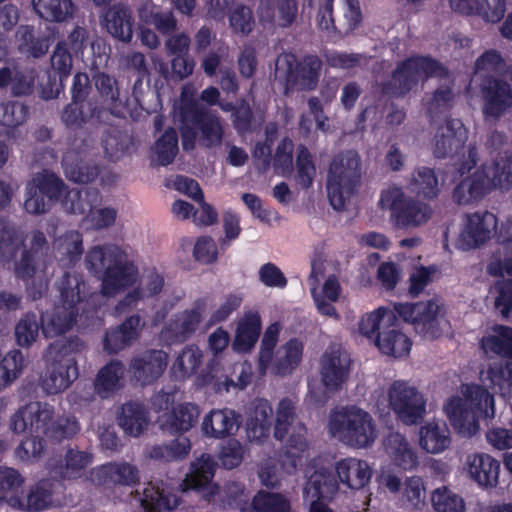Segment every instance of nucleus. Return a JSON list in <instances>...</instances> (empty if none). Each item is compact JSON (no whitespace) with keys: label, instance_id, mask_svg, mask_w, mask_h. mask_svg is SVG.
<instances>
[{"label":"nucleus","instance_id":"1","mask_svg":"<svg viewBox=\"0 0 512 512\" xmlns=\"http://www.w3.org/2000/svg\"><path fill=\"white\" fill-rule=\"evenodd\" d=\"M86 266L101 276V292L104 296H116L130 287L116 309L123 312L135 306L139 300L156 295L164 285L163 277L156 271H150L139 278L137 267L128 260L126 253L115 245L96 246L86 256Z\"/></svg>","mask_w":512,"mask_h":512},{"label":"nucleus","instance_id":"2","mask_svg":"<svg viewBox=\"0 0 512 512\" xmlns=\"http://www.w3.org/2000/svg\"><path fill=\"white\" fill-rule=\"evenodd\" d=\"M443 409L451 426L463 437H472L479 431L480 419L495 417L493 395L477 384H463L460 395L450 397Z\"/></svg>","mask_w":512,"mask_h":512},{"label":"nucleus","instance_id":"3","mask_svg":"<svg viewBox=\"0 0 512 512\" xmlns=\"http://www.w3.org/2000/svg\"><path fill=\"white\" fill-rule=\"evenodd\" d=\"M11 428L16 433L43 435L52 441H61L79 431L78 423L73 417L55 418L53 407L41 402H32L21 407L11 419Z\"/></svg>","mask_w":512,"mask_h":512},{"label":"nucleus","instance_id":"4","mask_svg":"<svg viewBox=\"0 0 512 512\" xmlns=\"http://www.w3.org/2000/svg\"><path fill=\"white\" fill-rule=\"evenodd\" d=\"M192 85H185L180 99V117L182 122V144L185 150L193 149L196 139L207 148L220 146L224 129L219 118L212 114H199Z\"/></svg>","mask_w":512,"mask_h":512},{"label":"nucleus","instance_id":"5","mask_svg":"<svg viewBox=\"0 0 512 512\" xmlns=\"http://www.w3.org/2000/svg\"><path fill=\"white\" fill-rule=\"evenodd\" d=\"M327 430L331 437L356 449L368 448L378 438L377 424L372 415L355 405L331 410Z\"/></svg>","mask_w":512,"mask_h":512},{"label":"nucleus","instance_id":"6","mask_svg":"<svg viewBox=\"0 0 512 512\" xmlns=\"http://www.w3.org/2000/svg\"><path fill=\"white\" fill-rule=\"evenodd\" d=\"M295 403L290 399H282L276 409L274 437L283 440L287 436L285 452L281 455L280 469L285 474H293L298 466L308 457L306 428L295 423Z\"/></svg>","mask_w":512,"mask_h":512},{"label":"nucleus","instance_id":"7","mask_svg":"<svg viewBox=\"0 0 512 512\" xmlns=\"http://www.w3.org/2000/svg\"><path fill=\"white\" fill-rule=\"evenodd\" d=\"M512 186V155L500 157L491 164L485 163L472 176L465 178L454 190L453 197L459 204L478 200L494 189Z\"/></svg>","mask_w":512,"mask_h":512},{"label":"nucleus","instance_id":"8","mask_svg":"<svg viewBox=\"0 0 512 512\" xmlns=\"http://www.w3.org/2000/svg\"><path fill=\"white\" fill-rule=\"evenodd\" d=\"M361 183V160L357 152L336 155L328 169L327 195L335 210H342L357 193Z\"/></svg>","mask_w":512,"mask_h":512},{"label":"nucleus","instance_id":"9","mask_svg":"<svg viewBox=\"0 0 512 512\" xmlns=\"http://www.w3.org/2000/svg\"><path fill=\"white\" fill-rule=\"evenodd\" d=\"M378 206L390 212V221L398 228L421 227L432 216V208L427 203L413 200L397 186L381 191Z\"/></svg>","mask_w":512,"mask_h":512},{"label":"nucleus","instance_id":"10","mask_svg":"<svg viewBox=\"0 0 512 512\" xmlns=\"http://www.w3.org/2000/svg\"><path fill=\"white\" fill-rule=\"evenodd\" d=\"M85 284L76 275H65L60 282L61 305L52 312L42 315V329L47 337L65 333L72 325L75 315L74 307L81 301V292Z\"/></svg>","mask_w":512,"mask_h":512},{"label":"nucleus","instance_id":"11","mask_svg":"<svg viewBox=\"0 0 512 512\" xmlns=\"http://www.w3.org/2000/svg\"><path fill=\"white\" fill-rule=\"evenodd\" d=\"M385 400L396 418L406 425L418 423L426 415L423 394L405 380H395L387 388Z\"/></svg>","mask_w":512,"mask_h":512},{"label":"nucleus","instance_id":"12","mask_svg":"<svg viewBox=\"0 0 512 512\" xmlns=\"http://www.w3.org/2000/svg\"><path fill=\"white\" fill-rule=\"evenodd\" d=\"M434 76L446 77L447 71L429 57H411L398 66L385 89L388 93L402 95Z\"/></svg>","mask_w":512,"mask_h":512},{"label":"nucleus","instance_id":"13","mask_svg":"<svg viewBox=\"0 0 512 512\" xmlns=\"http://www.w3.org/2000/svg\"><path fill=\"white\" fill-rule=\"evenodd\" d=\"M48 366L43 380L44 389L51 394L66 390L78 377L76 359L69 346L56 342L46 354Z\"/></svg>","mask_w":512,"mask_h":512},{"label":"nucleus","instance_id":"14","mask_svg":"<svg viewBox=\"0 0 512 512\" xmlns=\"http://www.w3.org/2000/svg\"><path fill=\"white\" fill-rule=\"evenodd\" d=\"M350 358L340 348L327 349L320 360L321 382L324 391L310 386L308 397L313 402H324L328 392L341 388L349 377Z\"/></svg>","mask_w":512,"mask_h":512},{"label":"nucleus","instance_id":"15","mask_svg":"<svg viewBox=\"0 0 512 512\" xmlns=\"http://www.w3.org/2000/svg\"><path fill=\"white\" fill-rule=\"evenodd\" d=\"M100 195L96 190H70L62 200L64 207L71 213L86 215L95 229L107 228L114 224L117 211L113 207H98Z\"/></svg>","mask_w":512,"mask_h":512},{"label":"nucleus","instance_id":"16","mask_svg":"<svg viewBox=\"0 0 512 512\" xmlns=\"http://www.w3.org/2000/svg\"><path fill=\"white\" fill-rule=\"evenodd\" d=\"M32 257L24 249V233L6 219L0 218V263L13 262L17 277L26 279L32 276L28 266Z\"/></svg>","mask_w":512,"mask_h":512},{"label":"nucleus","instance_id":"17","mask_svg":"<svg viewBox=\"0 0 512 512\" xmlns=\"http://www.w3.org/2000/svg\"><path fill=\"white\" fill-rule=\"evenodd\" d=\"M321 61L315 56L305 57L297 62L291 53L281 54L276 60V75L286 80L291 88L314 89L319 78Z\"/></svg>","mask_w":512,"mask_h":512},{"label":"nucleus","instance_id":"18","mask_svg":"<svg viewBox=\"0 0 512 512\" xmlns=\"http://www.w3.org/2000/svg\"><path fill=\"white\" fill-rule=\"evenodd\" d=\"M64 185L53 173L43 171L27 184L24 208L30 214H41L48 210L53 199H59Z\"/></svg>","mask_w":512,"mask_h":512},{"label":"nucleus","instance_id":"19","mask_svg":"<svg viewBox=\"0 0 512 512\" xmlns=\"http://www.w3.org/2000/svg\"><path fill=\"white\" fill-rule=\"evenodd\" d=\"M394 309L404 321L413 324L417 330L432 337L437 336L439 330L447 325L441 314L440 306L434 301L416 304L399 303L395 304Z\"/></svg>","mask_w":512,"mask_h":512},{"label":"nucleus","instance_id":"20","mask_svg":"<svg viewBox=\"0 0 512 512\" xmlns=\"http://www.w3.org/2000/svg\"><path fill=\"white\" fill-rule=\"evenodd\" d=\"M510 237L503 244L502 255L495 256L487 266V271L493 276H508L498 287V296L495 299V306L504 317L512 312V223L509 224Z\"/></svg>","mask_w":512,"mask_h":512},{"label":"nucleus","instance_id":"21","mask_svg":"<svg viewBox=\"0 0 512 512\" xmlns=\"http://www.w3.org/2000/svg\"><path fill=\"white\" fill-rule=\"evenodd\" d=\"M497 228L496 216L488 211L475 212L465 217L456 240L462 250L476 248L493 237Z\"/></svg>","mask_w":512,"mask_h":512},{"label":"nucleus","instance_id":"22","mask_svg":"<svg viewBox=\"0 0 512 512\" xmlns=\"http://www.w3.org/2000/svg\"><path fill=\"white\" fill-rule=\"evenodd\" d=\"M378 482L391 493L399 492L401 501L412 508L417 509L425 503L426 485L423 478L418 475L408 476L402 482L393 472L382 468Z\"/></svg>","mask_w":512,"mask_h":512},{"label":"nucleus","instance_id":"23","mask_svg":"<svg viewBox=\"0 0 512 512\" xmlns=\"http://www.w3.org/2000/svg\"><path fill=\"white\" fill-rule=\"evenodd\" d=\"M216 467L213 458L208 454L196 458L191 462L189 473L181 484L183 491L199 490L206 500L213 499L219 491V487L213 482Z\"/></svg>","mask_w":512,"mask_h":512},{"label":"nucleus","instance_id":"24","mask_svg":"<svg viewBox=\"0 0 512 512\" xmlns=\"http://www.w3.org/2000/svg\"><path fill=\"white\" fill-rule=\"evenodd\" d=\"M320 264L313 263L310 275L311 294L315 306L319 313L325 316L338 318V313L333 306L342 293V288L338 278L332 274L329 275L321 286H316L318 274L320 273Z\"/></svg>","mask_w":512,"mask_h":512},{"label":"nucleus","instance_id":"25","mask_svg":"<svg viewBox=\"0 0 512 512\" xmlns=\"http://www.w3.org/2000/svg\"><path fill=\"white\" fill-rule=\"evenodd\" d=\"M168 363V355L161 350L146 351L134 357L129 365L131 377L142 385L159 378Z\"/></svg>","mask_w":512,"mask_h":512},{"label":"nucleus","instance_id":"26","mask_svg":"<svg viewBox=\"0 0 512 512\" xmlns=\"http://www.w3.org/2000/svg\"><path fill=\"white\" fill-rule=\"evenodd\" d=\"M307 482L304 487L305 499H324L332 496L338 488L332 473L322 459H315L306 471Z\"/></svg>","mask_w":512,"mask_h":512},{"label":"nucleus","instance_id":"27","mask_svg":"<svg viewBox=\"0 0 512 512\" xmlns=\"http://www.w3.org/2000/svg\"><path fill=\"white\" fill-rule=\"evenodd\" d=\"M465 470L479 486L493 488L499 482L500 462L487 453L467 455Z\"/></svg>","mask_w":512,"mask_h":512},{"label":"nucleus","instance_id":"28","mask_svg":"<svg viewBox=\"0 0 512 512\" xmlns=\"http://www.w3.org/2000/svg\"><path fill=\"white\" fill-rule=\"evenodd\" d=\"M467 130L458 119L447 121L435 136V154L437 157L454 156L464 148Z\"/></svg>","mask_w":512,"mask_h":512},{"label":"nucleus","instance_id":"29","mask_svg":"<svg viewBox=\"0 0 512 512\" xmlns=\"http://www.w3.org/2000/svg\"><path fill=\"white\" fill-rule=\"evenodd\" d=\"M239 427L236 413L228 408L212 409L204 415L201 432L205 437L223 439L234 434Z\"/></svg>","mask_w":512,"mask_h":512},{"label":"nucleus","instance_id":"30","mask_svg":"<svg viewBox=\"0 0 512 512\" xmlns=\"http://www.w3.org/2000/svg\"><path fill=\"white\" fill-rule=\"evenodd\" d=\"M297 11L296 0H261L258 16L262 23L285 28L294 22Z\"/></svg>","mask_w":512,"mask_h":512},{"label":"nucleus","instance_id":"31","mask_svg":"<svg viewBox=\"0 0 512 512\" xmlns=\"http://www.w3.org/2000/svg\"><path fill=\"white\" fill-rule=\"evenodd\" d=\"M46 245V238L42 232L35 231L31 237V247L28 251L32 257L28 269L31 277L23 279L27 282V289L33 299L40 296L47 288L49 273L46 266L36 260L35 254Z\"/></svg>","mask_w":512,"mask_h":512},{"label":"nucleus","instance_id":"32","mask_svg":"<svg viewBox=\"0 0 512 512\" xmlns=\"http://www.w3.org/2000/svg\"><path fill=\"white\" fill-rule=\"evenodd\" d=\"M199 416L198 405L184 402L165 412L160 418V424L171 433H186L198 422Z\"/></svg>","mask_w":512,"mask_h":512},{"label":"nucleus","instance_id":"33","mask_svg":"<svg viewBox=\"0 0 512 512\" xmlns=\"http://www.w3.org/2000/svg\"><path fill=\"white\" fill-rule=\"evenodd\" d=\"M207 304L205 301H198L195 305L182 314L178 315L162 332L163 338L167 341H183L189 334L194 332L205 312Z\"/></svg>","mask_w":512,"mask_h":512},{"label":"nucleus","instance_id":"34","mask_svg":"<svg viewBox=\"0 0 512 512\" xmlns=\"http://www.w3.org/2000/svg\"><path fill=\"white\" fill-rule=\"evenodd\" d=\"M482 92L486 116L498 118L512 107V90L507 83L489 81L482 87Z\"/></svg>","mask_w":512,"mask_h":512},{"label":"nucleus","instance_id":"35","mask_svg":"<svg viewBox=\"0 0 512 512\" xmlns=\"http://www.w3.org/2000/svg\"><path fill=\"white\" fill-rule=\"evenodd\" d=\"M384 446L386 455L395 467L403 471H410L418 466V456L403 435L390 434L386 438Z\"/></svg>","mask_w":512,"mask_h":512},{"label":"nucleus","instance_id":"36","mask_svg":"<svg viewBox=\"0 0 512 512\" xmlns=\"http://www.w3.org/2000/svg\"><path fill=\"white\" fill-rule=\"evenodd\" d=\"M272 407L267 400H257L247 419V437L250 441L262 443L270 434Z\"/></svg>","mask_w":512,"mask_h":512},{"label":"nucleus","instance_id":"37","mask_svg":"<svg viewBox=\"0 0 512 512\" xmlns=\"http://www.w3.org/2000/svg\"><path fill=\"white\" fill-rule=\"evenodd\" d=\"M375 345L381 353L387 356L404 358L409 355L412 342L406 334L397 329L392 323L377 333Z\"/></svg>","mask_w":512,"mask_h":512},{"label":"nucleus","instance_id":"38","mask_svg":"<svg viewBox=\"0 0 512 512\" xmlns=\"http://www.w3.org/2000/svg\"><path fill=\"white\" fill-rule=\"evenodd\" d=\"M139 502L145 512L170 511L178 506V498L163 487V484L149 482L144 487Z\"/></svg>","mask_w":512,"mask_h":512},{"label":"nucleus","instance_id":"39","mask_svg":"<svg viewBox=\"0 0 512 512\" xmlns=\"http://www.w3.org/2000/svg\"><path fill=\"white\" fill-rule=\"evenodd\" d=\"M336 472L340 481L352 489L363 488L372 475L367 462L356 458H346L337 462Z\"/></svg>","mask_w":512,"mask_h":512},{"label":"nucleus","instance_id":"40","mask_svg":"<svg viewBox=\"0 0 512 512\" xmlns=\"http://www.w3.org/2000/svg\"><path fill=\"white\" fill-rule=\"evenodd\" d=\"M107 31L123 42H130L133 37V18L131 11L122 6L114 5L109 8L103 18Z\"/></svg>","mask_w":512,"mask_h":512},{"label":"nucleus","instance_id":"41","mask_svg":"<svg viewBox=\"0 0 512 512\" xmlns=\"http://www.w3.org/2000/svg\"><path fill=\"white\" fill-rule=\"evenodd\" d=\"M125 367L119 361H111L102 367L96 375L95 392L101 398L114 395L124 386Z\"/></svg>","mask_w":512,"mask_h":512},{"label":"nucleus","instance_id":"42","mask_svg":"<svg viewBox=\"0 0 512 512\" xmlns=\"http://www.w3.org/2000/svg\"><path fill=\"white\" fill-rule=\"evenodd\" d=\"M261 330V317L250 311L239 319L232 347L237 352H247L256 344Z\"/></svg>","mask_w":512,"mask_h":512},{"label":"nucleus","instance_id":"43","mask_svg":"<svg viewBox=\"0 0 512 512\" xmlns=\"http://www.w3.org/2000/svg\"><path fill=\"white\" fill-rule=\"evenodd\" d=\"M450 431L443 422L431 421L420 428L419 445L428 453L439 454L450 445Z\"/></svg>","mask_w":512,"mask_h":512},{"label":"nucleus","instance_id":"44","mask_svg":"<svg viewBox=\"0 0 512 512\" xmlns=\"http://www.w3.org/2000/svg\"><path fill=\"white\" fill-rule=\"evenodd\" d=\"M304 344L301 340L293 338L278 349V358L270 363L269 368L276 375H288L301 363Z\"/></svg>","mask_w":512,"mask_h":512},{"label":"nucleus","instance_id":"45","mask_svg":"<svg viewBox=\"0 0 512 512\" xmlns=\"http://www.w3.org/2000/svg\"><path fill=\"white\" fill-rule=\"evenodd\" d=\"M92 475L99 483L110 481L114 484L131 485L139 480L137 468L127 462L102 465L94 469Z\"/></svg>","mask_w":512,"mask_h":512},{"label":"nucleus","instance_id":"46","mask_svg":"<svg viewBox=\"0 0 512 512\" xmlns=\"http://www.w3.org/2000/svg\"><path fill=\"white\" fill-rule=\"evenodd\" d=\"M55 257L64 265L78 261L83 252L82 235L75 230L68 231L53 241Z\"/></svg>","mask_w":512,"mask_h":512},{"label":"nucleus","instance_id":"47","mask_svg":"<svg viewBox=\"0 0 512 512\" xmlns=\"http://www.w3.org/2000/svg\"><path fill=\"white\" fill-rule=\"evenodd\" d=\"M118 423L126 434L137 437L148 426L147 411L138 403H126L121 408Z\"/></svg>","mask_w":512,"mask_h":512},{"label":"nucleus","instance_id":"48","mask_svg":"<svg viewBox=\"0 0 512 512\" xmlns=\"http://www.w3.org/2000/svg\"><path fill=\"white\" fill-rule=\"evenodd\" d=\"M33 9L42 19L50 22H63L73 16L72 0H32Z\"/></svg>","mask_w":512,"mask_h":512},{"label":"nucleus","instance_id":"49","mask_svg":"<svg viewBox=\"0 0 512 512\" xmlns=\"http://www.w3.org/2000/svg\"><path fill=\"white\" fill-rule=\"evenodd\" d=\"M481 347L486 354L512 357V328L494 327L488 335L482 338Z\"/></svg>","mask_w":512,"mask_h":512},{"label":"nucleus","instance_id":"50","mask_svg":"<svg viewBox=\"0 0 512 512\" xmlns=\"http://www.w3.org/2000/svg\"><path fill=\"white\" fill-rule=\"evenodd\" d=\"M203 361L202 350L194 345L186 346L178 354L172 365V373L178 379L185 380L196 373Z\"/></svg>","mask_w":512,"mask_h":512},{"label":"nucleus","instance_id":"51","mask_svg":"<svg viewBox=\"0 0 512 512\" xmlns=\"http://www.w3.org/2000/svg\"><path fill=\"white\" fill-rule=\"evenodd\" d=\"M481 381L484 385L500 392L512 388V360L504 364L491 363L485 372H481Z\"/></svg>","mask_w":512,"mask_h":512},{"label":"nucleus","instance_id":"52","mask_svg":"<svg viewBox=\"0 0 512 512\" xmlns=\"http://www.w3.org/2000/svg\"><path fill=\"white\" fill-rule=\"evenodd\" d=\"M16 43L19 52L27 57L39 58L45 55L49 48L48 40L44 37H36L29 26L18 28Z\"/></svg>","mask_w":512,"mask_h":512},{"label":"nucleus","instance_id":"53","mask_svg":"<svg viewBox=\"0 0 512 512\" xmlns=\"http://www.w3.org/2000/svg\"><path fill=\"white\" fill-rule=\"evenodd\" d=\"M395 320L393 312L385 307H379L362 316L359 322V332L367 338H373L376 332L392 324Z\"/></svg>","mask_w":512,"mask_h":512},{"label":"nucleus","instance_id":"54","mask_svg":"<svg viewBox=\"0 0 512 512\" xmlns=\"http://www.w3.org/2000/svg\"><path fill=\"white\" fill-rule=\"evenodd\" d=\"M139 18L144 24H152L161 33H169L176 27L171 12H162L152 2H145L139 9Z\"/></svg>","mask_w":512,"mask_h":512},{"label":"nucleus","instance_id":"55","mask_svg":"<svg viewBox=\"0 0 512 512\" xmlns=\"http://www.w3.org/2000/svg\"><path fill=\"white\" fill-rule=\"evenodd\" d=\"M338 8L336 29L340 33L353 31L361 21L360 5L357 0H335Z\"/></svg>","mask_w":512,"mask_h":512},{"label":"nucleus","instance_id":"56","mask_svg":"<svg viewBox=\"0 0 512 512\" xmlns=\"http://www.w3.org/2000/svg\"><path fill=\"white\" fill-rule=\"evenodd\" d=\"M432 507L436 512H465L463 497L446 486L436 488L431 494Z\"/></svg>","mask_w":512,"mask_h":512},{"label":"nucleus","instance_id":"57","mask_svg":"<svg viewBox=\"0 0 512 512\" xmlns=\"http://www.w3.org/2000/svg\"><path fill=\"white\" fill-rule=\"evenodd\" d=\"M191 450V442L188 438H180L168 445L154 446L149 451V457L153 459L174 461L184 459Z\"/></svg>","mask_w":512,"mask_h":512},{"label":"nucleus","instance_id":"58","mask_svg":"<svg viewBox=\"0 0 512 512\" xmlns=\"http://www.w3.org/2000/svg\"><path fill=\"white\" fill-rule=\"evenodd\" d=\"M412 192L424 197L433 198L439 192L438 180L429 168H420L413 175L409 182Z\"/></svg>","mask_w":512,"mask_h":512},{"label":"nucleus","instance_id":"59","mask_svg":"<svg viewBox=\"0 0 512 512\" xmlns=\"http://www.w3.org/2000/svg\"><path fill=\"white\" fill-rule=\"evenodd\" d=\"M282 326L278 322L271 323L265 330L260 351L258 364L262 373H265L273 359L274 348L278 342Z\"/></svg>","mask_w":512,"mask_h":512},{"label":"nucleus","instance_id":"60","mask_svg":"<svg viewBox=\"0 0 512 512\" xmlns=\"http://www.w3.org/2000/svg\"><path fill=\"white\" fill-rule=\"evenodd\" d=\"M178 152V139L174 129L165 131L153 148L154 161L160 165H168Z\"/></svg>","mask_w":512,"mask_h":512},{"label":"nucleus","instance_id":"61","mask_svg":"<svg viewBox=\"0 0 512 512\" xmlns=\"http://www.w3.org/2000/svg\"><path fill=\"white\" fill-rule=\"evenodd\" d=\"M66 177L76 183H88L96 178L98 170L83 161L74 163L73 155H66L63 160Z\"/></svg>","mask_w":512,"mask_h":512},{"label":"nucleus","instance_id":"62","mask_svg":"<svg viewBox=\"0 0 512 512\" xmlns=\"http://www.w3.org/2000/svg\"><path fill=\"white\" fill-rule=\"evenodd\" d=\"M255 510L259 512H290V503L287 498L279 493L260 491L252 501Z\"/></svg>","mask_w":512,"mask_h":512},{"label":"nucleus","instance_id":"63","mask_svg":"<svg viewBox=\"0 0 512 512\" xmlns=\"http://www.w3.org/2000/svg\"><path fill=\"white\" fill-rule=\"evenodd\" d=\"M505 63L500 53L496 50H488L477 58L474 67V78L492 77L503 71Z\"/></svg>","mask_w":512,"mask_h":512},{"label":"nucleus","instance_id":"64","mask_svg":"<svg viewBox=\"0 0 512 512\" xmlns=\"http://www.w3.org/2000/svg\"><path fill=\"white\" fill-rule=\"evenodd\" d=\"M15 339L19 346L30 347L38 338L39 324L34 314L22 317L15 326Z\"/></svg>","mask_w":512,"mask_h":512}]
</instances>
